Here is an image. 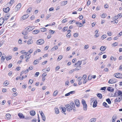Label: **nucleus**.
<instances>
[{
    "label": "nucleus",
    "instance_id": "17",
    "mask_svg": "<svg viewBox=\"0 0 122 122\" xmlns=\"http://www.w3.org/2000/svg\"><path fill=\"white\" fill-rule=\"evenodd\" d=\"M29 16V15L28 14L25 15L21 17V19L23 20H24L27 18Z\"/></svg>",
    "mask_w": 122,
    "mask_h": 122
},
{
    "label": "nucleus",
    "instance_id": "13",
    "mask_svg": "<svg viewBox=\"0 0 122 122\" xmlns=\"http://www.w3.org/2000/svg\"><path fill=\"white\" fill-rule=\"evenodd\" d=\"M117 116L116 115H114L112 118V122H115L117 119Z\"/></svg>",
    "mask_w": 122,
    "mask_h": 122
},
{
    "label": "nucleus",
    "instance_id": "46",
    "mask_svg": "<svg viewBox=\"0 0 122 122\" xmlns=\"http://www.w3.org/2000/svg\"><path fill=\"white\" fill-rule=\"evenodd\" d=\"M118 18V16H116L113 18V19L114 20H117Z\"/></svg>",
    "mask_w": 122,
    "mask_h": 122
},
{
    "label": "nucleus",
    "instance_id": "28",
    "mask_svg": "<svg viewBox=\"0 0 122 122\" xmlns=\"http://www.w3.org/2000/svg\"><path fill=\"white\" fill-rule=\"evenodd\" d=\"M4 21V19L2 18H0V23L2 25L3 24Z\"/></svg>",
    "mask_w": 122,
    "mask_h": 122
},
{
    "label": "nucleus",
    "instance_id": "52",
    "mask_svg": "<svg viewBox=\"0 0 122 122\" xmlns=\"http://www.w3.org/2000/svg\"><path fill=\"white\" fill-rule=\"evenodd\" d=\"M117 98H118V99L119 100L120 102L122 100V97L119 96L118 97H117Z\"/></svg>",
    "mask_w": 122,
    "mask_h": 122
},
{
    "label": "nucleus",
    "instance_id": "37",
    "mask_svg": "<svg viewBox=\"0 0 122 122\" xmlns=\"http://www.w3.org/2000/svg\"><path fill=\"white\" fill-rule=\"evenodd\" d=\"M106 101L109 104H111V102L109 98L107 99L106 100Z\"/></svg>",
    "mask_w": 122,
    "mask_h": 122
},
{
    "label": "nucleus",
    "instance_id": "60",
    "mask_svg": "<svg viewBox=\"0 0 122 122\" xmlns=\"http://www.w3.org/2000/svg\"><path fill=\"white\" fill-rule=\"evenodd\" d=\"M18 49V48L17 47H15L13 49V51H15L17 50Z\"/></svg>",
    "mask_w": 122,
    "mask_h": 122
},
{
    "label": "nucleus",
    "instance_id": "51",
    "mask_svg": "<svg viewBox=\"0 0 122 122\" xmlns=\"http://www.w3.org/2000/svg\"><path fill=\"white\" fill-rule=\"evenodd\" d=\"M62 58V56H59L57 58V60L58 61H59L61 60Z\"/></svg>",
    "mask_w": 122,
    "mask_h": 122
},
{
    "label": "nucleus",
    "instance_id": "36",
    "mask_svg": "<svg viewBox=\"0 0 122 122\" xmlns=\"http://www.w3.org/2000/svg\"><path fill=\"white\" fill-rule=\"evenodd\" d=\"M58 93V92L57 90L55 91L53 94V96H56Z\"/></svg>",
    "mask_w": 122,
    "mask_h": 122
},
{
    "label": "nucleus",
    "instance_id": "50",
    "mask_svg": "<svg viewBox=\"0 0 122 122\" xmlns=\"http://www.w3.org/2000/svg\"><path fill=\"white\" fill-rule=\"evenodd\" d=\"M14 2V0H11L10 2L9 3V4L12 5Z\"/></svg>",
    "mask_w": 122,
    "mask_h": 122
},
{
    "label": "nucleus",
    "instance_id": "2",
    "mask_svg": "<svg viewBox=\"0 0 122 122\" xmlns=\"http://www.w3.org/2000/svg\"><path fill=\"white\" fill-rule=\"evenodd\" d=\"M114 76L118 78H122V74L121 73H117L114 74Z\"/></svg>",
    "mask_w": 122,
    "mask_h": 122
},
{
    "label": "nucleus",
    "instance_id": "3",
    "mask_svg": "<svg viewBox=\"0 0 122 122\" xmlns=\"http://www.w3.org/2000/svg\"><path fill=\"white\" fill-rule=\"evenodd\" d=\"M44 42V40L42 39H41L38 40L36 43L38 45H41L43 44Z\"/></svg>",
    "mask_w": 122,
    "mask_h": 122
},
{
    "label": "nucleus",
    "instance_id": "23",
    "mask_svg": "<svg viewBox=\"0 0 122 122\" xmlns=\"http://www.w3.org/2000/svg\"><path fill=\"white\" fill-rule=\"evenodd\" d=\"M10 16V15L9 14H6L5 16V17L4 18V20H7L8 18H9V17Z\"/></svg>",
    "mask_w": 122,
    "mask_h": 122
},
{
    "label": "nucleus",
    "instance_id": "29",
    "mask_svg": "<svg viewBox=\"0 0 122 122\" xmlns=\"http://www.w3.org/2000/svg\"><path fill=\"white\" fill-rule=\"evenodd\" d=\"M39 31V30H35L33 31V34H36L38 33Z\"/></svg>",
    "mask_w": 122,
    "mask_h": 122
},
{
    "label": "nucleus",
    "instance_id": "35",
    "mask_svg": "<svg viewBox=\"0 0 122 122\" xmlns=\"http://www.w3.org/2000/svg\"><path fill=\"white\" fill-rule=\"evenodd\" d=\"M6 59L7 61H8L11 60L12 58V57L11 56H9L8 57H6Z\"/></svg>",
    "mask_w": 122,
    "mask_h": 122
},
{
    "label": "nucleus",
    "instance_id": "56",
    "mask_svg": "<svg viewBox=\"0 0 122 122\" xmlns=\"http://www.w3.org/2000/svg\"><path fill=\"white\" fill-rule=\"evenodd\" d=\"M69 93H70V95L71 94L75 93V91H71L69 92Z\"/></svg>",
    "mask_w": 122,
    "mask_h": 122
},
{
    "label": "nucleus",
    "instance_id": "18",
    "mask_svg": "<svg viewBox=\"0 0 122 122\" xmlns=\"http://www.w3.org/2000/svg\"><path fill=\"white\" fill-rule=\"evenodd\" d=\"M107 90L109 91L112 92L114 90V89L110 87H109L107 88Z\"/></svg>",
    "mask_w": 122,
    "mask_h": 122
},
{
    "label": "nucleus",
    "instance_id": "32",
    "mask_svg": "<svg viewBox=\"0 0 122 122\" xmlns=\"http://www.w3.org/2000/svg\"><path fill=\"white\" fill-rule=\"evenodd\" d=\"M83 110L85 111H86L87 110V104L84 105H83Z\"/></svg>",
    "mask_w": 122,
    "mask_h": 122
},
{
    "label": "nucleus",
    "instance_id": "62",
    "mask_svg": "<svg viewBox=\"0 0 122 122\" xmlns=\"http://www.w3.org/2000/svg\"><path fill=\"white\" fill-rule=\"evenodd\" d=\"M71 36V34H67V35H66V36L67 37H68V38H69Z\"/></svg>",
    "mask_w": 122,
    "mask_h": 122
},
{
    "label": "nucleus",
    "instance_id": "12",
    "mask_svg": "<svg viewBox=\"0 0 122 122\" xmlns=\"http://www.w3.org/2000/svg\"><path fill=\"white\" fill-rule=\"evenodd\" d=\"M18 115L20 119H23L25 118L24 116L21 113H19L18 114Z\"/></svg>",
    "mask_w": 122,
    "mask_h": 122
},
{
    "label": "nucleus",
    "instance_id": "61",
    "mask_svg": "<svg viewBox=\"0 0 122 122\" xmlns=\"http://www.w3.org/2000/svg\"><path fill=\"white\" fill-rule=\"evenodd\" d=\"M33 82V80L31 79H30L29 81V83H30L31 84H32Z\"/></svg>",
    "mask_w": 122,
    "mask_h": 122
},
{
    "label": "nucleus",
    "instance_id": "44",
    "mask_svg": "<svg viewBox=\"0 0 122 122\" xmlns=\"http://www.w3.org/2000/svg\"><path fill=\"white\" fill-rule=\"evenodd\" d=\"M4 42V41H2L0 42V47L3 45Z\"/></svg>",
    "mask_w": 122,
    "mask_h": 122
},
{
    "label": "nucleus",
    "instance_id": "34",
    "mask_svg": "<svg viewBox=\"0 0 122 122\" xmlns=\"http://www.w3.org/2000/svg\"><path fill=\"white\" fill-rule=\"evenodd\" d=\"M107 16V15L106 14H103L101 15V17L103 18H105V17H106Z\"/></svg>",
    "mask_w": 122,
    "mask_h": 122
},
{
    "label": "nucleus",
    "instance_id": "9",
    "mask_svg": "<svg viewBox=\"0 0 122 122\" xmlns=\"http://www.w3.org/2000/svg\"><path fill=\"white\" fill-rule=\"evenodd\" d=\"M21 7V4L20 3H19L16 5L15 9L16 10H18Z\"/></svg>",
    "mask_w": 122,
    "mask_h": 122
},
{
    "label": "nucleus",
    "instance_id": "45",
    "mask_svg": "<svg viewBox=\"0 0 122 122\" xmlns=\"http://www.w3.org/2000/svg\"><path fill=\"white\" fill-rule=\"evenodd\" d=\"M82 77L80 76L78 77V78L77 79V80L78 81H81L82 79Z\"/></svg>",
    "mask_w": 122,
    "mask_h": 122
},
{
    "label": "nucleus",
    "instance_id": "6",
    "mask_svg": "<svg viewBox=\"0 0 122 122\" xmlns=\"http://www.w3.org/2000/svg\"><path fill=\"white\" fill-rule=\"evenodd\" d=\"M5 119L7 120H9L11 118V115L9 113H7L5 115Z\"/></svg>",
    "mask_w": 122,
    "mask_h": 122
},
{
    "label": "nucleus",
    "instance_id": "42",
    "mask_svg": "<svg viewBox=\"0 0 122 122\" xmlns=\"http://www.w3.org/2000/svg\"><path fill=\"white\" fill-rule=\"evenodd\" d=\"M81 67V66H80L79 67V68L78 67H77L75 68V69H74V70L75 71H78L80 69H81V68H79L80 67Z\"/></svg>",
    "mask_w": 122,
    "mask_h": 122
},
{
    "label": "nucleus",
    "instance_id": "22",
    "mask_svg": "<svg viewBox=\"0 0 122 122\" xmlns=\"http://www.w3.org/2000/svg\"><path fill=\"white\" fill-rule=\"evenodd\" d=\"M97 101H94L93 105V107H95L97 106Z\"/></svg>",
    "mask_w": 122,
    "mask_h": 122
},
{
    "label": "nucleus",
    "instance_id": "33",
    "mask_svg": "<svg viewBox=\"0 0 122 122\" xmlns=\"http://www.w3.org/2000/svg\"><path fill=\"white\" fill-rule=\"evenodd\" d=\"M33 49H30L28 51V54L30 55L33 52Z\"/></svg>",
    "mask_w": 122,
    "mask_h": 122
},
{
    "label": "nucleus",
    "instance_id": "20",
    "mask_svg": "<svg viewBox=\"0 0 122 122\" xmlns=\"http://www.w3.org/2000/svg\"><path fill=\"white\" fill-rule=\"evenodd\" d=\"M76 24L77 25V26H78V27H81L83 26V25L81 23H79L77 21L76 22Z\"/></svg>",
    "mask_w": 122,
    "mask_h": 122
},
{
    "label": "nucleus",
    "instance_id": "15",
    "mask_svg": "<svg viewBox=\"0 0 122 122\" xmlns=\"http://www.w3.org/2000/svg\"><path fill=\"white\" fill-rule=\"evenodd\" d=\"M71 106L72 107L71 108H72V109L75 110V104L74 103L72 102H71L70 104Z\"/></svg>",
    "mask_w": 122,
    "mask_h": 122
},
{
    "label": "nucleus",
    "instance_id": "25",
    "mask_svg": "<svg viewBox=\"0 0 122 122\" xmlns=\"http://www.w3.org/2000/svg\"><path fill=\"white\" fill-rule=\"evenodd\" d=\"M35 112L34 111H32L30 112V115L32 116H34L35 114Z\"/></svg>",
    "mask_w": 122,
    "mask_h": 122
},
{
    "label": "nucleus",
    "instance_id": "40",
    "mask_svg": "<svg viewBox=\"0 0 122 122\" xmlns=\"http://www.w3.org/2000/svg\"><path fill=\"white\" fill-rule=\"evenodd\" d=\"M37 60H35L34 61L33 63V64L36 65L38 63V62Z\"/></svg>",
    "mask_w": 122,
    "mask_h": 122
},
{
    "label": "nucleus",
    "instance_id": "31",
    "mask_svg": "<svg viewBox=\"0 0 122 122\" xmlns=\"http://www.w3.org/2000/svg\"><path fill=\"white\" fill-rule=\"evenodd\" d=\"M32 9V8L31 7H29L27 10V11H26L27 13L28 14L29 13L30 11H31Z\"/></svg>",
    "mask_w": 122,
    "mask_h": 122
},
{
    "label": "nucleus",
    "instance_id": "54",
    "mask_svg": "<svg viewBox=\"0 0 122 122\" xmlns=\"http://www.w3.org/2000/svg\"><path fill=\"white\" fill-rule=\"evenodd\" d=\"M106 89V87H101V89H100V90L105 91Z\"/></svg>",
    "mask_w": 122,
    "mask_h": 122
},
{
    "label": "nucleus",
    "instance_id": "64",
    "mask_svg": "<svg viewBox=\"0 0 122 122\" xmlns=\"http://www.w3.org/2000/svg\"><path fill=\"white\" fill-rule=\"evenodd\" d=\"M12 66V64L11 63L8 66V67L9 68H10Z\"/></svg>",
    "mask_w": 122,
    "mask_h": 122
},
{
    "label": "nucleus",
    "instance_id": "16",
    "mask_svg": "<svg viewBox=\"0 0 122 122\" xmlns=\"http://www.w3.org/2000/svg\"><path fill=\"white\" fill-rule=\"evenodd\" d=\"M54 110L56 114H58L59 113V109L57 107L55 108Z\"/></svg>",
    "mask_w": 122,
    "mask_h": 122
},
{
    "label": "nucleus",
    "instance_id": "63",
    "mask_svg": "<svg viewBox=\"0 0 122 122\" xmlns=\"http://www.w3.org/2000/svg\"><path fill=\"white\" fill-rule=\"evenodd\" d=\"M66 111V109L65 107L62 108V111L64 112H65Z\"/></svg>",
    "mask_w": 122,
    "mask_h": 122
},
{
    "label": "nucleus",
    "instance_id": "48",
    "mask_svg": "<svg viewBox=\"0 0 122 122\" xmlns=\"http://www.w3.org/2000/svg\"><path fill=\"white\" fill-rule=\"evenodd\" d=\"M102 38L103 40L106 38V36L105 35H104L102 36Z\"/></svg>",
    "mask_w": 122,
    "mask_h": 122
},
{
    "label": "nucleus",
    "instance_id": "8",
    "mask_svg": "<svg viewBox=\"0 0 122 122\" xmlns=\"http://www.w3.org/2000/svg\"><path fill=\"white\" fill-rule=\"evenodd\" d=\"M40 114L42 118L44 121H45L46 120L45 116L44 114L41 112V113H40Z\"/></svg>",
    "mask_w": 122,
    "mask_h": 122
},
{
    "label": "nucleus",
    "instance_id": "1",
    "mask_svg": "<svg viewBox=\"0 0 122 122\" xmlns=\"http://www.w3.org/2000/svg\"><path fill=\"white\" fill-rule=\"evenodd\" d=\"M34 26H29L27 27L26 28H25V30L28 31H30L33 30L34 28Z\"/></svg>",
    "mask_w": 122,
    "mask_h": 122
},
{
    "label": "nucleus",
    "instance_id": "53",
    "mask_svg": "<svg viewBox=\"0 0 122 122\" xmlns=\"http://www.w3.org/2000/svg\"><path fill=\"white\" fill-rule=\"evenodd\" d=\"M118 44V43L117 42H115L114 43H113L112 44V45L113 46H117Z\"/></svg>",
    "mask_w": 122,
    "mask_h": 122
},
{
    "label": "nucleus",
    "instance_id": "4",
    "mask_svg": "<svg viewBox=\"0 0 122 122\" xmlns=\"http://www.w3.org/2000/svg\"><path fill=\"white\" fill-rule=\"evenodd\" d=\"M117 80L114 78L110 79L108 83L109 84H113L116 82Z\"/></svg>",
    "mask_w": 122,
    "mask_h": 122
},
{
    "label": "nucleus",
    "instance_id": "26",
    "mask_svg": "<svg viewBox=\"0 0 122 122\" xmlns=\"http://www.w3.org/2000/svg\"><path fill=\"white\" fill-rule=\"evenodd\" d=\"M97 96L99 98L101 99L102 97V94L100 93H98L97 94Z\"/></svg>",
    "mask_w": 122,
    "mask_h": 122
},
{
    "label": "nucleus",
    "instance_id": "14",
    "mask_svg": "<svg viewBox=\"0 0 122 122\" xmlns=\"http://www.w3.org/2000/svg\"><path fill=\"white\" fill-rule=\"evenodd\" d=\"M10 8L9 7L6 8H4L3 9V11L5 13L8 12L10 10Z\"/></svg>",
    "mask_w": 122,
    "mask_h": 122
},
{
    "label": "nucleus",
    "instance_id": "27",
    "mask_svg": "<svg viewBox=\"0 0 122 122\" xmlns=\"http://www.w3.org/2000/svg\"><path fill=\"white\" fill-rule=\"evenodd\" d=\"M106 49V48L105 46H101L100 48V50L101 51H103Z\"/></svg>",
    "mask_w": 122,
    "mask_h": 122
},
{
    "label": "nucleus",
    "instance_id": "47",
    "mask_svg": "<svg viewBox=\"0 0 122 122\" xmlns=\"http://www.w3.org/2000/svg\"><path fill=\"white\" fill-rule=\"evenodd\" d=\"M118 22V20H114L111 21V22L113 23H116L117 24Z\"/></svg>",
    "mask_w": 122,
    "mask_h": 122
},
{
    "label": "nucleus",
    "instance_id": "5",
    "mask_svg": "<svg viewBox=\"0 0 122 122\" xmlns=\"http://www.w3.org/2000/svg\"><path fill=\"white\" fill-rule=\"evenodd\" d=\"M114 97H117L118 96L122 97V92L119 91L118 92H116L114 94Z\"/></svg>",
    "mask_w": 122,
    "mask_h": 122
},
{
    "label": "nucleus",
    "instance_id": "21",
    "mask_svg": "<svg viewBox=\"0 0 122 122\" xmlns=\"http://www.w3.org/2000/svg\"><path fill=\"white\" fill-rule=\"evenodd\" d=\"M67 3V1H64L62 2L61 3V5L62 6H64Z\"/></svg>",
    "mask_w": 122,
    "mask_h": 122
},
{
    "label": "nucleus",
    "instance_id": "43",
    "mask_svg": "<svg viewBox=\"0 0 122 122\" xmlns=\"http://www.w3.org/2000/svg\"><path fill=\"white\" fill-rule=\"evenodd\" d=\"M9 82L7 81H5L4 82V84L5 85V86H7L9 84Z\"/></svg>",
    "mask_w": 122,
    "mask_h": 122
},
{
    "label": "nucleus",
    "instance_id": "10",
    "mask_svg": "<svg viewBox=\"0 0 122 122\" xmlns=\"http://www.w3.org/2000/svg\"><path fill=\"white\" fill-rule=\"evenodd\" d=\"M75 105L76 106L79 107L80 106V102L78 100L76 99V100H75Z\"/></svg>",
    "mask_w": 122,
    "mask_h": 122
},
{
    "label": "nucleus",
    "instance_id": "49",
    "mask_svg": "<svg viewBox=\"0 0 122 122\" xmlns=\"http://www.w3.org/2000/svg\"><path fill=\"white\" fill-rule=\"evenodd\" d=\"M5 56H2L1 57V61H4L5 59V55H4Z\"/></svg>",
    "mask_w": 122,
    "mask_h": 122
},
{
    "label": "nucleus",
    "instance_id": "59",
    "mask_svg": "<svg viewBox=\"0 0 122 122\" xmlns=\"http://www.w3.org/2000/svg\"><path fill=\"white\" fill-rule=\"evenodd\" d=\"M109 6L107 4H105L104 5V8H108Z\"/></svg>",
    "mask_w": 122,
    "mask_h": 122
},
{
    "label": "nucleus",
    "instance_id": "39",
    "mask_svg": "<svg viewBox=\"0 0 122 122\" xmlns=\"http://www.w3.org/2000/svg\"><path fill=\"white\" fill-rule=\"evenodd\" d=\"M41 31L43 32L46 31V29L45 28H41Z\"/></svg>",
    "mask_w": 122,
    "mask_h": 122
},
{
    "label": "nucleus",
    "instance_id": "38",
    "mask_svg": "<svg viewBox=\"0 0 122 122\" xmlns=\"http://www.w3.org/2000/svg\"><path fill=\"white\" fill-rule=\"evenodd\" d=\"M55 32V31L50 30H49V33L50 34H52Z\"/></svg>",
    "mask_w": 122,
    "mask_h": 122
},
{
    "label": "nucleus",
    "instance_id": "30",
    "mask_svg": "<svg viewBox=\"0 0 122 122\" xmlns=\"http://www.w3.org/2000/svg\"><path fill=\"white\" fill-rule=\"evenodd\" d=\"M103 106H104L105 107L107 108H109V106L107 105V103L105 102L103 103Z\"/></svg>",
    "mask_w": 122,
    "mask_h": 122
},
{
    "label": "nucleus",
    "instance_id": "58",
    "mask_svg": "<svg viewBox=\"0 0 122 122\" xmlns=\"http://www.w3.org/2000/svg\"><path fill=\"white\" fill-rule=\"evenodd\" d=\"M117 16L118 17V18H120L121 17H122V15L120 13L119 14H118V15H117Z\"/></svg>",
    "mask_w": 122,
    "mask_h": 122
},
{
    "label": "nucleus",
    "instance_id": "7",
    "mask_svg": "<svg viewBox=\"0 0 122 122\" xmlns=\"http://www.w3.org/2000/svg\"><path fill=\"white\" fill-rule=\"evenodd\" d=\"M65 107L67 111H70L72 110V108L70 105L69 104L66 105Z\"/></svg>",
    "mask_w": 122,
    "mask_h": 122
},
{
    "label": "nucleus",
    "instance_id": "55",
    "mask_svg": "<svg viewBox=\"0 0 122 122\" xmlns=\"http://www.w3.org/2000/svg\"><path fill=\"white\" fill-rule=\"evenodd\" d=\"M66 19H63L62 20V22L63 23H64L66 22L67 21Z\"/></svg>",
    "mask_w": 122,
    "mask_h": 122
},
{
    "label": "nucleus",
    "instance_id": "41",
    "mask_svg": "<svg viewBox=\"0 0 122 122\" xmlns=\"http://www.w3.org/2000/svg\"><path fill=\"white\" fill-rule=\"evenodd\" d=\"M82 103L83 105L86 104L85 101L84 99L82 100Z\"/></svg>",
    "mask_w": 122,
    "mask_h": 122
},
{
    "label": "nucleus",
    "instance_id": "24",
    "mask_svg": "<svg viewBox=\"0 0 122 122\" xmlns=\"http://www.w3.org/2000/svg\"><path fill=\"white\" fill-rule=\"evenodd\" d=\"M33 43V41L32 39H29L27 42V44L28 45L31 44Z\"/></svg>",
    "mask_w": 122,
    "mask_h": 122
},
{
    "label": "nucleus",
    "instance_id": "19",
    "mask_svg": "<svg viewBox=\"0 0 122 122\" xmlns=\"http://www.w3.org/2000/svg\"><path fill=\"white\" fill-rule=\"evenodd\" d=\"M96 121V118H93L90 119L89 122H95Z\"/></svg>",
    "mask_w": 122,
    "mask_h": 122
},
{
    "label": "nucleus",
    "instance_id": "57",
    "mask_svg": "<svg viewBox=\"0 0 122 122\" xmlns=\"http://www.w3.org/2000/svg\"><path fill=\"white\" fill-rule=\"evenodd\" d=\"M78 34L77 33H76L74 34L73 36L75 37H76L78 36Z\"/></svg>",
    "mask_w": 122,
    "mask_h": 122
},
{
    "label": "nucleus",
    "instance_id": "11",
    "mask_svg": "<svg viewBox=\"0 0 122 122\" xmlns=\"http://www.w3.org/2000/svg\"><path fill=\"white\" fill-rule=\"evenodd\" d=\"M82 63V61H78L75 64V65H76V66H79Z\"/></svg>",
    "mask_w": 122,
    "mask_h": 122
}]
</instances>
